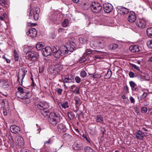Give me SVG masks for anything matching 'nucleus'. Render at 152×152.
Wrapping results in <instances>:
<instances>
[{"label":"nucleus","instance_id":"12","mask_svg":"<svg viewBox=\"0 0 152 152\" xmlns=\"http://www.w3.org/2000/svg\"><path fill=\"white\" fill-rule=\"evenodd\" d=\"M52 51L53 50L50 47H46L45 48H43L41 50L42 55L45 57L50 55Z\"/></svg>","mask_w":152,"mask_h":152},{"label":"nucleus","instance_id":"37","mask_svg":"<svg viewBox=\"0 0 152 152\" xmlns=\"http://www.w3.org/2000/svg\"><path fill=\"white\" fill-rule=\"evenodd\" d=\"M68 21L67 19H65L62 23V25L64 27L66 26L68 24Z\"/></svg>","mask_w":152,"mask_h":152},{"label":"nucleus","instance_id":"33","mask_svg":"<svg viewBox=\"0 0 152 152\" xmlns=\"http://www.w3.org/2000/svg\"><path fill=\"white\" fill-rule=\"evenodd\" d=\"M14 56L15 58V61H18L19 58L18 54L15 50H14L13 51Z\"/></svg>","mask_w":152,"mask_h":152},{"label":"nucleus","instance_id":"48","mask_svg":"<svg viewBox=\"0 0 152 152\" xmlns=\"http://www.w3.org/2000/svg\"><path fill=\"white\" fill-rule=\"evenodd\" d=\"M73 92L75 93L76 94H79V88L76 87L75 89L73 91Z\"/></svg>","mask_w":152,"mask_h":152},{"label":"nucleus","instance_id":"3","mask_svg":"<svg viewBox=\"0 0 152 152\" xmlns=\"http://www.w3.org/2000/svg\"><path fill=\"white\" fill-rule=\"evenodd\" d=\"M48 21L55 24H59L61 23V18L56 15L55 13H50L49 14Z\"/></svg>","mask_w":152,"mask_h":152},{"label":"nucleus","instance_id":"9","mask_svg":"<svg viewBox=\"0 0 152 152\" xmlns=\"http://www.w3.org/2000/svg\"><path fill=\"white\" fill-rule=\"evenodd\" d=\"M63 66L59 64L52 65L49 68V71L51 73H53L54 71L59 72L63 69Z\"/></svg>","mask_w":152,"mask_h":152},{"label":"nucleus","instance_id":"2","mask_svg":"<svg viewBox=\"0 0 152 152\" xmlns=\"http://www.w3.org/2000/svg\"><path fill=\"white\" fill-rule=\"evenodd\" d=\"M36 107L39 109L41 110V114L44 116L48 115L49 110L48 109L49 106L47 103L45 101H41L36 105Z\"/></svg>","mask_w":152,"mask_h":152},{"label":"nucleus","instance_id":"6","mask_svg":"<svg viewBox=\"0 0 152 152\" xmlns=\"http://www.w3.org/2000/svg\"><path fill=\"white\" fill-rule=\"evenodd\" d=\"M90 9L93 12L98 13L101 10L102 7L99 3L93 2L91 3L90 6Z\"/></svg>","mask_w":152,"mask_h":152},{"label":"nucleus","instance_id":"59","mask_svg":"<svg viewBox=\"0 0 152 152\" xmlns=\"http://www.w3.org/2000/svg\"><path fill=\"white\" fill-rule=\"evenodd\" d=\"M75 87H76L75 85H73L70 87L69 88L71 89H73Z\"/></svg>","mask_w":152,"mask_h":152},{"label":"nucleus","instance_id":"24","mask_svg":"<svg viewBox=\"0 0 152 152\" xmlns=\"http://www.w3.org/2000/svg\"><path fill=\"white\" fill-rule=\"evenodd\" d=\"M68 48L70 52H73L77 48L76 45L73 42H69V46Z\"/></svg>","mask_w":152,"mask_h":152},{"label":"nucleus","instance_id":"42","mask_svg":"<svg viewBox=\"0 0 152 152\" xmlns=\"http://www.w3.org/2000/svg\"><path fill=\"white\" fill-rule=\"evenodd\" d=\"M147 96V94L146 93H144L140 96V100H142L145 98Z\"/></svg>","mask_w":152,"mask_h":152},{"label":"nucleus","instance_id":"29","mask_svg":"<svg viewBox=\"0 0 152 152\" xmlns=\"http://www.w3.org/2000/svg\"><path fill=\"white\" fill-rule=\"evenodd\" d=\"M118 47V45L115 43L110 44L108 46V49L111 50H114Z\"/></svg>","mask_w":152,"mask_h":152},{"label":"nucleus","instance_id":"40","mask_svg":"<svg viewBox=\"0 0 152 152\" xmlns=\"http://www.w3.org/2000/svg\"><path fill=\"white\" fill-rule=\"evenodd\" d=\"M87 73L84 70L82 71L80 73V76L82 77H85Z\"/></svg>","mask_w":152,"mask_h":152},{"label":"nucleus","instance_id":"10","mask_svg":"<svg viewBox=\"0 0 152 152\" xmlns=\"http://www.w3.org/2000/svg\"><path fill=\"white\" fill-rule=\"evenodd\" d=\"M136 25L139 28L143 29L145 28L146 25V20L144 19H139L137 20L136 22Z\"/></svg>","mask_w":152,"mask_h":152},{"label":"nucleus","instance_id":"35","mask_svg":"<svg viewBox=\"0 0 152 152\" xmlns=\"http://www.w3.org/2000/svg\"><path fill=\"white\" fill-rule=\"evenodd\" d=\"M131 65L132 67L134 68L140 72L141 73H142V72L140 70V67L139 66H136L135 64H131Z\"/></svg>","mask_w":152,"mask_h":152},{"label":"nucleus","instance_id":"56","mask_svg":"<svg viewBox=\"0 0 152 152\" xmlns=\"http://www.w3.org/2000/svg\"><path fill=\"white\" fill-rule=\"evenodd\" d=\"M9 4L10 2L8 1H7V0H4L3 6L5 5H9Z\"/></svg>","mask_w":152,"mask_h":152},{"label":"nucleus","instance_id":"8","mask_svg":"<svg viewBox=\"0 0 152 152\" xmlns=\"http://www.w3.org/2000/svg\"><path fill=\"white\" fill-rule=\"evenodd\" d=\"M147 134L146 132H142L140 130H139L134 133V135L136 137V138L140 140H143L144 137L146 136Z\"/></svg>","mask_w":152,"mask_h":152},{"label":"nucleus","instance_id":"36","mask_svg":"<svg viewBox=\"0 0 152 152\" xmlns=\"http://www.w3.org/2000/svg\"><path fill=\"white\" fill-rule=\"evenodd\" d=\"M112 75V72L111 70L109 69L107 70V73L105 75V76L107 78H110Z\"/></svg>","mask_w":152,"mask_h":152},{"label":"nucleus","instance_id":"28","mask_svg":"<svg viewBox=\"0 0 152 152\" xmlns=\"http://www.w3.org/2000/svg\"><path fill=\"white\" fill-rule=\"evenodd\" d=\"M96 121L97 123L101 124H104V121L103 118L101 115H97L96 118Z\"/></svg>","mask_w":152,"mask_h":152},{"label":"nucleus","instance_id":"26","mask_svg":"<svg viewBox=\"0 0 152 152\" xmlns=\"http://www.w3.org/2000/svg\"><path fill=\"white\" fill-rule=\"evenodd\" d=\"M129 84L132 91H135L138 90L137 86L134 81H129Z\"/></svg>","mask_w":152,"mask_h":152},{"label":"nucleus","instance_id":"60","mask_svg":"<svg viewBox=\"0 0 152 152\" xmlns=\"http://www.w3.org/2000/svg\"><path fill=\"white\" fill-rule=\"evenodd\" d=\"M8 138L11 141L12 140V136L10 135H8Z\"/></svg>","mask_w":152,"mask_h":152},{"label":"nucleus","instance_id":"64","mask_svg":"<svg viewBox=\"0 0 152 152\" xmlns=\"http://www.w3.org/2000/svg\"><path fill=\"white\" fill-rule=\"evenodd\" d=\"M5 61H6V62L7 63H10V60L7 58L6 59Z\"/></svg>","mask_w":152,"mask_h":152},{"label":"nucleus","instance_id":"25","mask_svg":"<svg viewBox=\"0 0 152 152\" xmlns=\"http://www.w3.org/2000/svg\"><path fill=\"white\" fill-rule=\"evenodd\" d=\"M129 50L133 53H135L140 51L139 47L137 45H132L129 47Z\"/></svg>","mask_w":152,"mask_h":152},{"label":"nucleus","instance_id":"5","mask_svg":"<svg viewBox=\"0 0 152 152\" xmlns=\"http://www.w3.org/2000/svg\"><path fill=\"white\" fill-rule=\"evenodd\" d=\"M39 56L37 53L34 51H27L26 54V57L27 59L31 61L37 60Z\"/></svg>","mask_w":152,"mask_h":152},{"label":"nucleus","instance_id":"11","mask_svg":"<svg viewBox=\"0 0 152 152\" xmlns=\"http://www.w3.org/2000/svg\"><path fill=\"white\" fill-rule=\"evenodd\" d=\"M59 50V48L57 45L54 46L53 48V55L57 58H59L61 55Z\"/></svg>","mask_w":152,"mask_h":152},{"label":"nucleus","instance_id":"41","mask_svg":"<svg viewBox=\"0 0 152 152\" xmlns=\"http://www.w3.org/2000/svg\"><path fill=\"white\" fill-rule=\"evenodd\" d=\"M148 46L150 48H152V40L148 41L147 42Z\"/></svg>","mask_w":152,"mask_h":152},{"label":"nucleus","instance_id":"20","mask_svg":"<svg viewBox=\"0 0 152 152\" xmlns=\"http://www.w3.org/2000/svg\"><path fill=\"white\" fill-rule=\"evenodd\" d=\"M57 104L60 108H62L64 109L68 108L69 107L68 102L67 101H66L64 102H61L58 101Z\"/></svg>","mask_w":152,"mask_h":152},{"label":"nucleus","instance_id":"53","mask_svg":"<svg viewBox=\"0 0 152 152\" xmlns=\"http://www.w3.org/2000/svg\"><path fill=\"white\" fill-rule=\"evenodd\" d=\"M83 137L84 138L86 139V140L87 141H88V142H89V140L88 138V137H87V135L86 134H83Z\"/></svg>","mask_w":152,"mask_h":152},{"label":"nucleus","instance_id":"1","mask_svg":"<svg viewBox=\"0 0 152 152\" xmlns=\"http://www.w3.org/2000/svg\"><path fill=\"white\" fill-rule=\"evenodd\" d=\"M18 91L16 93V95L18 98L26 99L30 97L31 96V94L29 91L23 89L21 87H18Z\"/></svg>","mask_w":152,"mask_h":152},{"label":"nucleus","instance_id":"23","mask_svg":"<svg viewBox=\"0 0 152 152\" xmlns=\"http://www.w3.org/2000/svg\"><path fill=\"white\" fill-rule=\"evenodd\" d=\"M25 72H24L23 71L22 73L18 75V80L20 85H22L23 84V80L25 77Z\"/></svg>","mask_w":152,"mask_h":152},{"label":"nucleus","instance_id":"43","mask_svg":"<svg viewBox=\"0 0 152 152\" xmlns=\"http://www.w3.org/2000/svg\"><path fill=\"white\" fill-rule=\"evenodd\" d=\"M6 14L5 13H3V15L0 16V19L1 20H3L6 17Z\"/></svg>","mask_w":152,"mask_h":152},{"label":"nucleus","instance_id":"44","mask_svg":"<svg viewBox=\"0 0 152 152\" xmlns=\"http://www.w3.org/2000/svg\"><path fill=\"white\" fill-rule=\"evenodd\" d=\"M68 117L71 119H73L74 118V115L72 114L71 113H68Z\"/></svg>","mask_w":152,"mask_h":152},{"label":"nucleus","instance_id":"55","mask_svg":"<svg viewBox=\"0 0 152 152\" xmlns=\"http://www.w3.org/2000/svg\"><path fill=\"white\" fill-rule=\"evenodd\" d=\"M101 131L102 135H103L104 134V132L105 131V130L104 128H102L101 129Z\"/></svg>","mask_w":152,"mask_h":152},{"label":"nucleus","instance_id":"46","mask_svg":"<svg viewBox=\"0 0 152 152\" xmlns=\"http://www.w3.org/2000/svg\"><path fill=\"white\" fill-rule=\"evenodd\" d=\"M63 91V90L61 88H57V92L58 95H61Z\"/></svg>","mask_w":152,"mask_h":152},{"label":"nucleus","instance_id":"17","mask_svg":"<svg viewBox=\"0 0 152 152\" xmlns=\"http://www.w3.org/2000/svg\"><path fill=\"white\" fill-rule=\"evenodd\" d=\"M11 131L13 133L18 134L20 130V128L15 125L11 126L10 128Z\"/></svg>","mask_w":152,"mask_h":152},{"label":"nucleus","instance_id":"51","mask_svg":"<svg viewBox=\"0 0 152 152\" xmlns=\"http://www.w3.org/2000/svg\"><path fill=\"white\" fill-rule=\"evenodd\" d=\"M129 76L130 77L133 78L134 77V74L132 72H130L129 73Z\"/></svg>","mask_w":152,"mask_h":152},{"label":"nucleus","instance_id":"47","mask_svg":"<svg viewBox=\"0 0 152 152\" xmlns=\"http://www.w3.org/2000/svg\"><path fill=\"white\" fill-rule=\"evenodd\" d=\"M101 77V75L100 74H95L93 75V77L94 78H99Z\"/></svg>","mask_w":152,"mask_h":152},{"label":"nucleus","instance_id":"57","mask_svg":"<svg viewBox=\"0 0 152 152\" xmlns=\"http://www.w3.org/2000/svg\"><path fill=\"white\" fill-rule=\"evenodd\" d=\"M52 143L51 142V140L50 139H49L47 141H46L45 143V144H46L48 143V144H50Z\"/></svg>","mask_w":152,"mask_h":152},{"label":"nucleus","instance_id":"4","mask_svg":"<svg viewBox=\"0 0 152 152\" xmlns=\"http://www.w3.org/2000/svg\"><path fill=\"white\" fill-rule=\"evenodd\" d=\"M60 115L54 113H51L49 115V121L52 125H56L60 120Z\"/></svg>","mask_w":152,"mask_h":152},{"label":"nucleus","instance_id":"27","mask_svg":"<svg viewBox=\"0 0 152 152\" xmlns=\"http://www.w3.org/2000/svg\"><path fill=\"white\" fill-rule=\"evenodd\" d=\"M58 129L60 132H64L66 130V128L65 125L62 124H60L58 126Z\"/></svg>","mask_w":152,"mask_h":152},{"label":"nucleus","instance_id":"22","mask_svg":"<svg viewBox=\"0 0 152 152\" xmlns=\"http://www.w3.org/2000/svg\"><path fill=\"white\" fill-rule=\"evenodd\" d=\"M73 149L75 150L81 151L83 149V147L81 144L75 143L72 146Z\"/></svg>","mask_w":152,"mask_h":152},{"label":"nucleus","instance_id":"32","mask_svg":"<svg viewBox=\"0 0 152 152\" xmlns=\"http://www.w3.org/2000/svg\"><path fill=\"white\" fill-rule=\"evenodd\" d=\"M94 43L95 44L93 46H92V45L93 44H91V47H92V48H94L99 47H101L102 45H103V44L100 42H96V43L95 42Z\"/></svg>","mask_w":152,"mask_h":152},{"label":"nucleus","instance_id":"30","mask_svg":"<svg viewBox=\"0 0 152 152\" xmlns=\"http://www.w3.org/2000/svg\"><path fill=\"white\" fill-rule=\"evenodd\" d=\"M146 33L148 36L152 38V27L148 28L146 30Z\"/></svg>","mask_w":152,"mask_h":152},{"label":"nucleus","instance_id":"54","mask_svg":"<svg viewBox=\"0 0 152 152\" xmlns=\"http://www.w3.org/2000/svg\"><path fill=\"white\" fill-rule=\"evenodd\" d=\"M124 89L126 91L127 93H129L128 88L127 86H124Z\"/></svg>","mask_w":152,"mask_h":152},{"label":"nucleus","instance_id":"14","mask_svg":"<svg viewBox=\"0 0 152 152\" xmlns=\"http://www.w3.org/2000/svg\"><path fill=\"white\" fill-rule=\"evenodd\" d=\"M62 79L64 83H74V78L71 75L64 76L62 77Z\"/></svg>","mask_w":152,"mask_h":152},{"label":"nucleus","instance_id":"7","mask_svg":"<svg viewBox=\"0 0 152 152\" xmlns=\"http://www.w3.org/2000/svg\"><path fill=\"white\" fill-rule=\"evenodd\" d=\"M39 9V8H37L36 9L34 10L32 12L33 14V17L34 19L36 20H37L39 18V13L40 10H38ZM31 10L30 8L28 11V13L30 18H31L33 17L32 14H31Z\"/></svg>","mask_w":152,"mask_h":152},{"label":"nucleus","instance_id":"16","mask_svg":"<svg viewBox=\"0 0 152 152\" xmlns=\"http://www.w3.org/2000/svg\"><path fill=\"white\" fill-rule=\"evenodd\" d=\"M16 144L19 146L23 147L24 143L23 138L21 136H18L16 137Z\"/></svg>","mask_w":152,"mask_h":152},{"label":"nucleus","instance_id":"39","mask_svg":"<svg viewBox=\"0 0 152 152\" xmlns=\"http://www.w3.org/2000/svg\"><path fill=\"white\" fill-rule=\"evenodd\" d=\"M147 108L145 107H142L141 108V111L142 113H146L147 111Z\"/></svg>","mask_w":152,"mask_h":152},{"label":"nucleus","instance_id":"49","mask_svg":"<svg viewBox=\"0 0 152 152\" xmlns=\"http://www.w3.org/2000/svg\"><path fill=\"white\" fill-rule=\"evenodd\" d=\"M129 99L130 100L131 102L132 103H133V104H134V103L135 101L134 99L133 98V97H132V96H131L129 97Z\"/></svg>","mask_w":152,"mask_h":152},{"label":"nucleus","instance_id":"38","mask_svg":"<svg viewBox=\"0 0 152 152\" xmlns=\"http://www.w3.org/2000/svg\"><path fill=\"white\" fill-rule=\"evenodd\" d=\"M86 152H95L93 149L89 147H87L85 148Z\"/></svg>","mask_w":152,"mask_h":152},{"label":"nucleus","instance_id":"13","mask_svg":"<svg viewBox=\"0 0 152 152\" xmlns=\"http://www.w3.org/2000/svg\"><path fill=\"white\" fill-rule=\"evenodd\" d=\"M103 8L105 12L107 13L111 12L113 10V7L111 4L109 3H106L103 5Z\"/></svg>","mask_w":152,"mask_h":152},{"label":"nucleus","instance_id":"34","mask_svg":"<svg viewBox=\"0 0 152 152\" xmlns=\"http://www.w3.org/2000/svg\"><path fill=\"white\" fill-rule=\"evenodd\" d=\"M43 44L40 42L37 43L36 45V48L38 50H42L43 48Z\"/></svg>","mask_w":152,"mask_h":152},{"label":"nucleus","instance_id":"19","mask_svg":"<svg viewBox=\"0 0 152 152\" xmlns=\"http://www.w3.org/2000/svg\"><path fill=\"white\" fill-rule=\"evenodd\" d=\"M129 22L131 23L134 22L136 20V17L135 13L134 12H130L128 18Z\"/></svg>","mask_w":152,"mask_h":152},{"label":"nucleus","instance_id":"62","mask_svg":"<svg viewBox=\"0 0 152 152\" xmlns=\"http://www.w3.org/2000/svg\"><path fill=\"white\" fill-rule=\"evenodd\" d=\"M95 19L96 18H92V19L91 20V21H92L93 22V23H96V22L95 21Z\"/></svg>","mask_w":152,"mask_h":152},{"label":"nucleus","instance_id":"52","mask_svg":"<svg viewBox=\"0 0 152 152\" xmlns=\"http://www.w3.org/2000/svg\"><path fill=\"white\" fill-rule=\"evenodd\" d=\"M149 104V102L147 100L143 102V105L144 106H148Z\"/></svg>","mask_w":152,"mask_h":152},{"label":"nucleus","instance_id":"15","mask_svg":"<svg viewBox=\"0 0 152 152\" xmlns=\"http://www.w3.org/2000/svg\"><path fill=\"white\" fill-rule=\"evenodd\" d=\"M27 34L32 38H34L36 36L37 31L35 28H32L27 32Z\"/></svg>","mask_w":152,"mask_h":152},{"label":"nucleus","instance_id":"61","mask_svg":"<svg viewBox=\"0 0 152 152\" xmlns=\"http://www.w3.org/2000/svg\"><path fill=\"white\" fill-rule=\"evenodd\" d=\"M4 1V0H0V4L2 6H3Z\"/></svg>","mask_w":152,"mask_h":152},{"label":"nucleus","instance_id":"63","mask_svg":"<svg viewBox=\"0 0 152 152\" xmlns=\"http://www.w3.org/2000/svg\"><path fill=\"white\" fill-rule=\"evenodd\" d=\"M86 58H83L80 61V62L82 63L83 62H85L86 61Z\"/></svg>","mask_w":152,"mask_h":152},{"label":"nucleus","instance_id":"18","mask_svg":"<svg viewBox=\"0 0 152 152\" xmlns=\"http://www.w3.org/2000/svg\"><path fill=\"white\" fill-rule=\"evenodd\" d=\"M117 8L118 12L121 15L127 14L129 12L128 9L121 6H118L117 7Z\"/></svg>","mask_w":152,"mask_h":152},{"label":"nucleus","instance_id":"45","mask_svg":"<svg viewBox=\"0 0 152 152\" xmlns=\"http://www.w3.org/2000/svg\"><path fill=\"white\" fill-rule=\"evenodd\" d=\"M75 80L76 83H79L80 82L81 79L78 76H76L75 78Z\"/></svg>","mask_w":152,"mask_h":152},{"label":"nucleus","instance_id":"31","mask_svg":"<svg viewBox=\"0 0 152 152\" xmlns=\"http://www.w3.org/2000/svg\"><path fill=\"white\" fill-rule=\"evenodd\" d=\"M75 101V107L77 108L78 107V105L80 102V98L78 96H75L74 98Z\"/></svg>","mask_w":152,"mask_h":152},{"label":"nucleus","instance_id":"58","mask_svg":"<svg viewBox=\"0 0 152 152\" xmlns=\"http://www.w3.org/2000/svg\"><path fill=\"white\" fill-rule=\"evenodd\" d=\"M91 51L88 50V51H86L85 52V54L86 55H88L90 54H91Z\"/></svg>","mask_w":152,"mask_h":152},{"label":"nucleus","instance_id":"21","mask_svg":"<svg viewBox=\"0 0 152 152\" xmlns=\"http://www.w3.org/2000/svg\"><path fill=\"white\" fill-rule=\"evenodd\" d=\"M59 49L61 54L64 55L67 54L69 51L68 48L65 46H61L59 48Z\"/></svg>","mask_w":152,"mask_h":152},{"label":"nucleus","instance_id":"50","mask_svg":"<svg viewBox=\"0 0 152 152\" xmlns=\"http://www.w3.org/2000/svg\"><path fill=\"white\" fill-rule=\"evenodd\" d=\"M20 152H31V151L27 149L23 148L21 149Z\"/></svg>","mask_w":152,"mask_h":152}]
</instances>
